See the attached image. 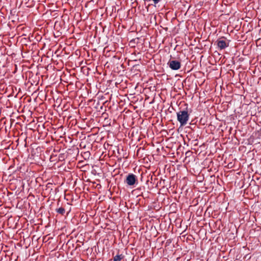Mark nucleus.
I'll list each match as a JSON object with an SVG mask.
<instances>
[{"instance_id": "obj_3", "label": "nucleus", "mask_w": 261, "mask_h": 261, "mask_svg": "<svg viewBox=\"0 0 261 261\" xmlns=\"http://www.w3.org/2000/svg\"><path fill=\"white\" fill-rule=\"evenodd\" d=\"M168 65L171 69L174 70L180 69L181 67L180 62L176 60H169Z\"/></svg>"}, {"instance_id": "obj_7", "label": "nucleus", "mask_w": 261, "mask_h": 261, "mask_svg": "<svg viewBox=\"0 0 261 261\" xmlns=\"http://www.w3.org/2000/svg\"><path fill=\"white\" fill-rule=\"evenodd\" d=\"M85 154H90V153H89V152H85Z\"/></svg>"}, {"instance_id": "obj_5", "label": "nucleus", "mask_w": 261, "mask_h": 261, "mask_svg": "<svg viewBox=\"0 0 261 261\" xmlns=\"http://www.w3.org/2000/svg\"><path fill=\"white\" fill-rule=\"evenodd\" d=\"M124 257L123 254H118L114 257V261H121V259Z\"/></svg>"}, {"instance_id": "obj_4", "label": "nucleus", "mask_w": 261, "mask_h": 261, "mask_svg": "<svg viewBox=\"0 0 261 261\" xmlns=\"http://www.w3.org/2000/svg\"><path fill=\"white\" fill-rule=\"evenodd\" d=\"M217 45L220 49H223L228 47L229 45V42H226L224 38H221L218 39L217 41Z\"/></svg>"}, {"instance_id": "obj_6", "label": "nucleus", "mask_w": 261, "mask_h": 261, "mask_svg": "<svg viewBox=\"0 0 261 261\" xmlns=\"http://www.w3.org/2000/svg\"><path fill=\"white\" fill-rule=\"evenodd\" d=\"M65 210L63 207H60L58 209H57V212L59 214L63 215L65 213Z\"/></svg>"}, {"instance_id": "obj_2", "label": "nucleus", "mask_w": 261, "mask_h": 261, "mask_svg": "<svg viewBox=\"0 0 261 261\" xmlns=\"http://www.w3.org/2000/svg\"><path fill=\"white\" fill-rule=\"evenodd\" d=\"M137 181V178L135 175L132 173L128 174L126 176L125 182L128 186H133Z\"/></svg>"}, {"instance_id": "obj_1", "label": "nucleus", "mask_w": 261, "mask_h": 261, "mask_svg": "<svg viewBox=\"0 0 261 261\" xmlns=\"http://www.w3.org/2000/svg\"><path fill=\"white\" fill-rule=\"evenodd\" d=\"M190 118V114L187 109L184 110H180L177 113V119L180 123V126L186 125Z\"/></svg>"}]
</instances>
